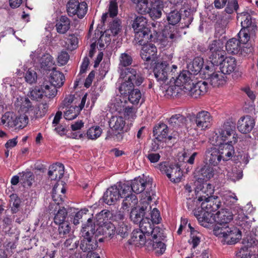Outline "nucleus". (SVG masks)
<instances>
[{
  "label": "nucleus",
  "mask_w": 258,
  "mask_h": 258,
  "mask_svg": "<svg viewBox=\"0 0 258 258\" xmlns=\"http://www.w3.org/2000/svg\"><path fill=\"white\" fill-rule=\"evenodd\" d=\"M15 107L19 111L28 113L33 109V106L28 98L26 96H19L14 101Z\"/></svg>",
  "instance_id": "obj_25"
},
{
  "label": "nucleus",
  "mask_w": 258,
  "mask_h": 258,
  "mask_svg": "<svg viewBox=\"0 0 258 258\" xmlns=\"http://www.w3.org/2000/svg\"><path fill=\"white\" fill-rule=\"evenodd\" d=\"M147 25V20L143 16L137 17L132 24L135 31V39L139 44H142L144 41H155L157 39L156 30L152 34Z\"/></svg>",
  "instance_id": "obj_4"
},
{
  "label": "nucleus",
  "mask_w": 258,
  "mask_h": 258,
  "mask_svg": "<svg viewBox=\"0 0 258 258\" xmlns=\"http://www.w3.org/2000/svg\"><path fill=\"white\" fill-rule=\"evenodd\" d=\"M229 142H225L218 148L221 159L224 161L229 160L234 155L235 152L233 144Z\"/></svg>",
  "instance_id": "obj_27"
},
{
  "label": "nucleus",
  "mask_w": 258,
  "mask_h": 258,
  "mask_svg": "<svg viewBox=\"0 0 258 258\" xmlns=\"http://www.w3.org/2000/svg\"><path fill=\"white\" fill-rule=\"evenodd\" d=\"M195 183L196 186V197L199 201H203L213 197L212 195L214 193V188L212 184L204 181L197 184L195 182Z\"/></svg>",
  "instance_id": "obj_12"
},
{
  "label": "nucleus",
  "mask_w": 258,
  "mask_h": 258,
  "mask_svg": "<svg viewBox=\"0 0 258 258\" xmlns=\"http://www.w3.org/2000/svg\"><path fill=\"white\" fill-rule=\"evenodd\" d=\"M188 227L190 229V239L189 242L192 245V248L195 249L201 241L200 234L195 230L190 224H188Z\"/></svg>",
  "instance_id": "obj_50"
},
{
  "label": "nucleus",
  "mask_w": 258,
  "mask_h": 258,
  "mask_svg": "<svg viewBox=\"0 0 258 258\" xmlns=\"http://www.w3.org/2000/svg\"><path fill=\"white\" fill-rule=\"evenodd\" d=\"M151 7L148 12L150 16L153 19L160 18L162 14L163 1L151 2Z\"/></svg>",
  "instance_id": "obj_33"
},
{
  "label": "nucleus",
  "mask_w": 258,
  "mask_h": 258,
  "mask_svg": "<svg viewBox=\"0 0 258 258\" xmlns=\"http://www.w3.org/2000/svg\"><path fill=\"white\" fill-rule=\"evenodd\" d=\"M237 66L236 60L233 57H227L224 59L220 67V71L225 75L233 72Z\"/></svg>",
  "instance_id": "obj_29"
},
{
  "label": "nucleus",
  "mask_w": 258,
  "mask_h": 258,
  "mask_svg": "<svg viewBox=\"0 0 258 258\" xmlns=\"http://www.w3.org/2000/svg\"><path fill=\"white\" fill-rule=\"evenodd\" d=\"M17 115L13 112H7L2 117V122L9 128L15 127Z\"/></svg>",
  "instance_id": "obj_42"
},
{
  "label": "nucleus",
  "mask_w": 258,
  "mask_h": 258,
  "mask_svg": "<svg viewBox=\"0 0 258 258\" xmlns=\"http://www.w3.org/2000/svg\"><path fill=\"white\" fill-rule=\"evenodd\" d=\"M55 27L58 33L64 34L70 28V20L67 16H62L57 21Z\"/></svg>",
  "instance_id": "obj_37"
},
{
  "label": "nucleus",
  "mask_w": 258,
  "mask_h": 258,
  "mask_svg": "<svg viewBox=\"0 0 258 258\" xmlns=\"http://www.w3.org/2000/svg\"><path fill=\"white\" fill-rule=\"evenodd\" d=\"M148 242L149 245H152L153 247V240L151 237H148L147 234L142 232L138 229L134 230L132 234V236L130 239V243L131 244H134L137 246H142Z\"/></svg>",
  "instance_id": "obj_15"
},
{
  "label": "nucleus",
  "mask_w": 258,
  "mask_h": 258,
  "mask_svg": "<svg viewBox=\"0 0 258 258\" xmlns=\"http://www.w3.org/2000/svg\"><path fill=\"white\" fill-rule=\"evenodd\" d=\"M226 49L228 53L230 54H237L240 51L241 53H245V46H242L236 38H233L229 39L226 43Z\"/></svg>",
  "instance_id": "obj_26"
},
{
  "label": "nucleus",
  "mask_w": 258,
  "mask_h": 258,
  "mask_svg": "<svg viewBox=\"0 0 258 258\" xmlns=\"http://www.w3.org/2000/svg\"><path fill=\"white\" fill-rule=\"evenodd\" d=\"M248 247H250V245L248 244L246 246L241 248L236 253V258H251V254L248 250Z\"/></svg>",
  "instance_id": "obj_63"
},
{
  "label": "nucleus",
  "mask_w": 258,
  "mask_h": 258,
  "mask_svg": "<svg viewBox=\"0 0 258 258\" xmlns=\"http://www.w3.org/2000/svg\"><path fill=\"white\" fill-rule=\"evenodd\" d=\"M217 198H215L213 197L207 199V200L203 201H199L201 203V211H207L209 212H214L219 207V202L217 201Z\"/></svg>",
  "instance_id": "obj_32"
},
{
  "label": "nucleus",
  "mask_w": 258,
  "mask_h": 258,
  "mask_svg": "<svg viewBox=\"0 0 258 258\" xmlns=\"http://www.w3.org/2000/svg\"><path fill=\"white\" fill-rule=\"evenodd\" d=\"M195 121L198 128L205 131L211 127L213 117L208 111L202 110L197 113Z\"/></svg>",
  "instance_id": "obj_13"
},
{
  "label": "nucleus",
  "mask_w": 258,
  "mask_h": 258,
  "mask_svg": "<svg viewBox=\"0 0 258 258\" xmlns=\"http://www.w3.org/2000/svg\"><path fill=\"white\" fill-rule=\"evenodd\" d=\"M170 70L168 63L166 61H162L156 63L153 72L158 81H165L168 79Z\"/></svg>",
  "instance_id": "obj_19"
},
{
  "label": "nucleus",
  "mask_w": 258,
  "mask_h": 258,
  "mask_svg": "<svg viewBox=\"0 0 258 258\" xmlns=\"http://www.w3.org/2000/svg\"><path fill=\"white\" fill-rule=\"evenodd\" d=\"M206 158L210 164L213 166L217 165L222 159L218 149L216 147H212L207 150L206 152Z\"/></svg>",
  "instance_id": "obj_31"
},
{
  "label": "nucleus",
  "mask_w": 258,
  "mask_h": 258,
  "mask_svg": "<svg viewBox=\"0 0 258 258\" xmlns=\"http://www.w3.org/2000/svg\"><path fill=\"white\" fill-rule=\"evenodd\" d=\"M42 69L45 70H52L55 69V62L53 57L49 53H45L42 55L40 60Z\"/></svg>",
  "instance_id": "obj_39"
},
{
  "label": "nucleus",
  "mask_w": 258,
  "mask_h": 258,
  "mask_svg": "<svg viewBox=\"0 0 258 258\" xmlns=\"http://www.w3.org/2000/svg\"><path fill=\"white\" fill-rule=\"evenodd\" d=\"M67 216V212L65 208H62L58 210L54 217V222L56 224L64 223Z\"/></svg>",
  "instance_id": "obj_57"
},
{
  "label": "nucleus",
  "mask_w": 258,
  "mask_h": 258,
  "mask_svg": "<svg viewBox=\"0 0 258 258\" xmlns=\"http://www.w3.org/2000/svg\"><path fill=\"white\" fill-rule=\"evenodd\" d=\"M143 42V44H140L143 45L141 50L142 58L146 61L155 60L157 52L156 47L152 43H146L149 41H144Z\"/></svg>",
  "instance_id": "obj_18"
},
{
  "label": "nucleus",
  "mask_w": 258,
  "mask_h": 258,
  "mask_svg": "<svg viewBox=\"0 0 258 258\" xmlns=\"http://www.w3.org/2000/svg\"><path fill=\"white\" fill-rule=\"evenodd\" d=\"M101 231L105 237L111 238L116 233V228L111 223H106L99 228V232Z\"/></svg>",
  "instance_id": "obj_47"
},
{
  "label": "nucleus",
  "mask_w": 258,
  "mask_h": 258,
  "mask_svg": "<svg viewBox=\"0 0 258 258\" xmlns=\"http://www.w3.org/2000/svg\"><path fill=\"white\" fill-rule=\"evenodd\" d=\"M227 5L225 9V12L229 14H232L234 11H236L239 6L237 0H228L227 1Z\"/></svg>",
  "instance_id": "obj_61"
},
{
  "label": "nucleus",
  "mask_w": 258,
  "mask_h": 258,
  "mask_svg": "<svg viewBox=\"0 0 258 258\" xmlns=\"http://www.w3.org/2000/svg\"><path fill=\"white\" fill-rule=\"evenodd\" d=\"M217 224L213 229L214 234L222 238L228 244L236 243L241 237V231L234 226L229 225L233 219V214L227 209H222L215 214Z\"/></svg>",
  "instance_id": "obj_1"
},
{
  "label": "nucleus",
  "mask_w": 258,
  "mask_h": 258,
  "mask_svg": "<svg viewBox=\"0 0 258 258\" xmlns=\"http://www.w3.org/2000/svg\"><path fill=\"white\" fill-rule=\"evenodd\" d=\"M132 57L130 55L126 53H121L119 56V68L122 69L123 67H126L132 64Z\"/></svg>",
  "instance_id": "obj_55"
},
{
  "label": "nucleus",
  "mask_w": 258,
  "mask_h": 258,
  "mask_svg": "<svg viewBox=\"0 0 258 258\" xmlns=\"http://www.w3.org/2000/svg\"><path fill=\"white\" fill-rule=\"evenodd\" d=\"M194 76L188 71L184 70L175 78L172 77L174 84L184 94L194 98H197L207 92V83L206 81L193 82Z\"/></svg>",
  "instance_id": "obj_2"
},
{
  "label": "nucleus",
  "mask_w": 258,
  "mask_h": 258,
  "mask_svg": "<svg viewBox=\"0 0 258 258\" xmlns=\"http://www.w3.org/2000/svg\"><path fill=\"white\" fill-rule=\"evenodd\" d=\"M128 226L123 222H120L119 223L118 227L116 230V233L124 238L128 235Z\"/></svg>",
  "instance_id": "obj_62"
},
{
  "label": "nucleus",
  "mask_w": 258,
  "mask_h": 258,
  "mask_svg": "<svg viewBox=\"0 0 258 258\" xmlns=\"http://www.w3.org/2000/svg\"><path fill=\"white\" fill-rule=\"evenodd\" d=\"M16 128H23L28 124V117L27 115L23 114L16 117Z\"/></svg>",
  "instance_id": "obj_60"
},
{
  "label": "nucleus",
  "mask_w": 258,
  "mask_h": 258,
  "mask_svg": "<svg viewBox=\"0 0 258 258\" xmlns=\"http://www.w3.org/2000/svg\"><path fill=\"white\" fill-rule=\"evenodd\" d=\"M120 77L123 79H126L130 83H133L134 87L141 85L144 81L142 74L133 68L122 69L120 72Z\"/></svg>",
  "instance_id": "obj_11"
},
{
  "label": "nucleus",
  "mask_w": 258,
  "mask_h": 258,
  "mask_svg": "<svg viewBox=\"0 0 258 258\" xmlns=\"http://www.w3.org/2000/svg\"><path fill=\"white\" fill-rule=\"evenodd\" d=\"M159 170L165 173L173 182H179L183 175L180 167L176 164L169 165L167 162H162L159 165Z\"/></svg>",
  "instance_id": "obj_8"
},
{
  "label": "nucleus",
  "mask_w": 258,
  "mask_h": 258,
  "mask_svg": "<svg viewBox=\"0 0 258 258\" xmlns=\"http://www.w3.org/2000/svg\"><path fill=\"white\" fill-rule=\"evenodd\" d=\"M40 88L44 96L48 98L54 97L57 93L56 87L49 81L44 82Z\"/></svg>",
  "instance_id": "obj_40"
},
{
  "label": "nucleus",
  "mask_w": 258,
  "mask_h": 258,
  "mask_svg": "<svg viewBox=\"0 0 258 258\" xmlns=\"http://www.w3.org/2000/svg\"><path fill=\"white\" fill-rule=\"evenodd\" d=\"M168 128L166 124L161 123L154 127L153 130L154 135L157 136L156 138L159 140H162L168 137L169 140H171L172 137L170 136H168Z\"/></svg>",
  "instance_id": "obj_35"
},
{
  "label": "nucleus",
  "mask_w": 258,
  "mask_h": 258,
  "mask_svg": "<svg viewBox=\"0 0 258 258\" xmlns=\"http://www.w3.org/2000/svg\"><path fill=\"white\" fill-rule=\"evenodd\" d=\"M186 121V118L180 114H176L172 115L168 120L169 125L174 128L184 126Z\"/></svg>",
  "instance_id": "obj_41"
},
{
  "label": "nucleus",
  "mask_w": 258,
  "mask_h": 258,
  "mask_svg": "<svg viewBox=\"0 0 258 258\" xmlns=\"http://www.w3.org/2000/svg\"><path fill=\"white\" fill-rule=\"evenodd\" d=\"M89 230H92L91 226H88L85 227L82 231L83 239L80 244L81 249L84 252H88L86 258H100L96 253L91 252L97 246V240L93 238V236L90 235Z\"/></svg>",
  "instance_id": "obj_7"
},
{
  "label": "nucleus",
  "mask_w": 258,
  "mask_h": 258,
  "mask_svg": "<svg viewBox=\"0 0 258 258\" xmlns=\"http://www.w3.org/2000/svg\"><path fill=\"white\" fill-rule=\"evenodd\" d=\"M102 130L98 126H94L89 128L87 132V137L90 140H96L101 135Z\"/></svg>",
  "instance_id": "obj_52"
},
{
  "label": "nucleus",
  "mask_w": 258,
  "mask_h": 258,
  "mask_svg": "<svg viewBox=\"0 0 258 258\" xmlns=\"http://www.w3.org/2000/svg\"><path fill=\"white\" fill-rule=\"evenodd\" d=\"M255 124L254 119L249 115L240 118L237 123V128L242 134L251 132Z\"/></svg>",
  "instance_id": "obj_23"
},
{
  "label": "nucleus",
  "mask_w": 258,
  "mask_h": 258,
  "mask_svg": "<svg viewBox=\"0 0 258 258\" xmlns=\"http://www.w3.org/2000/svg\"><path fill=\"white\" fill-rule=\"evenodd\" d=\"M209 142L211 144L214 146V147H216L217 146L219 147L220 145L225 143L223 140L222 139V138L220 137L218 130L217 131H215L211 134L209 138Z\"/></svg>",
  "instance_id": "obj_56"
},
{
  "label": "nucleus",
  "mask_w": 258,
  "mask_h": 258,
  "mask_svg": "<svg viewBox=\"0 0 258 258\" xmlns=\"http://www.w3.org/2000/svg\"><path fill=\"white\" fill-rule=\"evenodd\" d=\"M147 208L142 206L139 210L136 208L133 209L130 213V218L132 221L135 223H140L143 220V216L145 215V211Z\"/></svg>",
  "instance_id": "obj_46"
},
{
  "label": "nucleus",
  "mask_w": 258,
  "mask_h": 258,
  "mask_svg": "<svg viewBox=\"0 0 258 258\" xmlns=\"http://www.w3.org/2000/svg\"><path fill=\"white\" fill-rule=\"evenodd\" d=\"M208 78L205 81L207 84H210L214 87H220L224 85L226 82L227 77L221 71L214 72L212 74H209V71L207 72ZM208 85H207L208 86ZM208 87L207 86V89Z\"/></svg>",
  "instance_id": "obj_24"
},
{
  "label": "nucleus",
  "mask_w": 258,
  "mask_h": 258,
  "mask_svg": "<svg viewBox=\"0 0 258 258\" xmlns=\"http://www.w3.org/2000/svg\"><path fill=\"white\" fill-rule=\"evenodd\" d=\"M204 62V59L202 57H195L192 61L188 65V71L189 72L190 71L192 72L194 75L198 74L203 69Z\"/></svg>",
  "instance_id": "obj_38"
},
{
  "label": "nucleus",
  "mask_w": 258,
  "mask_h": 258,
  "mask_svg": "<svg viewBox=\"0 0 258 258\" xmlns=\"http://www.w3.org/2000/svg\"><path fill=\"white\" fill-rule=\"evenodd\" d=\"M121 197L120 191L117 185H114L107 188L104 192L102 199L103 202L108 205H111L116 202Z\"/></svg>",
  "instance_id": "obj_20"
},
{
  "label": "nucleus",
  "mask_w": 258,
  "mask_h": 258,
  "mask_svg": "<svg viewBox=\"0 0 258 258\" xmlns=\"http://www.w3.org/2000/svg\"><path fill=\"white\" fill-rule=\"evenodd\" d=\"M125 121L121 116H114L111 117L109 121V125L110 127L114 131L117 132L123 131V129L125 127Z\"/></svg>",
  "instance_id": "obj_34"
},
{
  "label": "nucleus",
  "mask_w": 258,
  "mask_h": 258,
  "mask_svg": "<svg viewBox=\"0 0 258 258\" xmlns=\"http://www.w3.org/2000/svg\"><path fill=\"white\" fill-rule=\"evenodd\" d=\"M65 80L63 74L55 69L52 70L49 78V82L56 87H60L64 83Z\"/></svg>",
  "instance_id": "obj_36"
},
{
  "label": "nucleus",
  "mask_w": 258,
  "mask_h": 258,
  "mask_svg": "<svg viewBox=\"0 0 258 258\" xmlns=\"http://www.w3.org/2000/svg\"><path fill=\"white\" fill-rule=\"evenodd\" d=\"M255 32H252L248 29L242 28L239 32L238 33V36L239 42L242 46H245L246 51L245 53H248L252 51V47L251 44L248 42L249 41L250 37L254 36Z\"/></svg>",
  "instance_id": "obj_21"
},
{
  "label": "nucleus",
  "mask_w": 258,
  "mask_h": 258,
  "mask_svg": "<svg viewBox=\"0 0 258 258\" xmlns=\"http://www.w3.org/2000/svg\"><path fill=\"white\" fill-rule=\"evenodd\" d=\"M139 230L151 237L153 240V249L156 253L162 254L166 250V245L162 241L166 237L163 230L157 226L153 228L148 218L143 219L140 223Z\"/></svg>",
  "instance_id": "obj_3"
},
{
  "label": "nucleus",
  "mask_w": 258,
  "mask_h": 258,
  "mask_svg": "<svg viewBox=\"0 0 258 258\" xmlns=\"http://www.w3.org/2000/svg\"><path fill=\"white\" fill-rule=\"evenodd\" d=\"M254 14L255 12L251 9L237 14V19L240 22L242 28L248 29L252 32H256L257 26L254 20L252 19V16Z\"/></svg>",
  "instance_id": "obj_10"
},
{
  "label": "nucleus",
  "mask_w": 258,
  "mask_h": 258,
  "mask_svg": "<svg viewBox=\"0 0 258 258\" xmlns=\"http://www.w3.org/2000/svg\"><path fill=\"white\" fill-rule=\"evenodd\" d=\"M109 21V29L108 31H110L111 34L113 36H115L118 34V33L121 30V21L120 20L114 18L110 19Z\"/></svg>",
  "instance_id": "obj_48"
},
{
  "label": "nucleus",
  "mask_w": 258,
  "mask_h": 258,
  "mask_svg": "<svg viewBox=\"0 0 258 258\" xmlns=\"http://www.w3.org/2000/svg\"><path fill=\"white\" fill-rule=\"evenodd\" d=\"M64 166L60 163L51 165L49 168L48 175L51 180H59L63 175Z\"/></svg>",
  "instance_id": "obj_28"
},
{
  "label": "nucleus",
  "mask_w": 258,
  "mask_h": 258,
  "mask_svg": "<svg viewBox=\"0 0 258 258\" xmlns=\"http://www.w3.org/2000/svg\"><path fill=\"white\" fill-rule=\"evenodd\" d=\"M119 190L121 192L120 198L125 197L127 196H130V194L132 191L131 182H127L125 183L119 182L116 185Z\"/></svg>",
  "instance_id": "obj_54"
},
{
  "label": "nucleus",
  "mask_w": 258,
  "mask_h": 258,
  "mask_svg": "<svg viewBox=\"0 0 258 258\" xmlns=\"http://www.w3.org/2000/svg\"><path fill=\"white\" fill-rule=\"evenodd\" d=\"M220 137L225 142L231 136H232V140L228 141L230 143L237 142V135L235 134V126L232 122H226L218 129Z\"/></svg>",
  "instance_id": "obj_14"
},
{
  "label": "nucleus",
  "mask_w": 258,
  "mask_h": 258,
  "mask_svg": "<svg viewBox=\"0 0 258 258\" xmlns=\"http://www.w3.org/2000/svg\"><path fill=\"white\" fill-rule=\"evenodd\" d=\"M37 78L36 73L33 70H28L25 74V80L27 83L30 84L35 83Z\"/></svg>",
  "instance_id": "obj_64"
},
{
  "label": "nucleus",
  "mask_w": 258,
  "mask_h": 258,
  "mask_svg": "<svg viewBox=\"0 0 258 258\" xmlns=\"http://www.w3.org/2000/svg\"><path fill=\"white\" fill-rule=\"evenodd\" d=\"M195 215L200 224L205 227L209 228L211 224L216 223V216L213 212L201 211L200 214L195 213Z\"/></svg>",
  "instance_id": "obj_22"
},
{
  "label": "nucleus",
  "mask_w": 258,
  "mask_h": 258,
  "mask_svg": "<svg viewBox=\"0 0 258 258\" xmlns=\"http://www.w3.org/2000/svg\"><path fill=\"white\" fill-rule=\"evenodd\" d=\"M80 112V109L77 106H71L68 107L64 113V117L66 119L71 120L76 118Z\"/></svg>",
  "instance_id": "obj_49"
},
{
  "label": "nucleus",
  "mask_w": 258,
  "mask_h": 258,
  "mask_svg": "<svg viewBox=\"0 0 258 258\" xmlns=\"http://www.w3.org/2000/svg\"><path fill=\"white\" fill-rule=\"evenodd\" d=\"M126 102L125 100H121L120 97L117 98L113 104V109L118 113L122 114L123 110L125 109V107H126Z\"/></svg>",
  "instance_id": "obj_59"
},
{
  "label": "nucleus",
  "mask_w": 258,
  "mask_h": 258,
  "mask_svg": "<svg viewBox=\"0 0 258 258\" xmlns=\"http://www.w3.org/2000/svg\"><path fill=\"white\" fill-rule=\"evenodd\" d=\"M123 80L124 82L121 83L118 87V90L121 95L125 96L128 95L134 90V87L133 86V83H130L126 79Z\"/></svg>",
  "instance_id": "obj_53"
},
{
  "label": "nucleus",
  "mask_w": 258,
  "mask_h": 258,
  "mask_svg": "<svg viewBox=\"0 0 258 258\" xmlns=\"http://www.w3.org/2000/svg\"><path fill=\"white\" fill-rule=\"evenodd\" d=\"M118 7L117 0H110L108 9V13H104L101 17V22L104 24L107 21L114 19V17L117 15Z\"/></svg>",
  "instance_id": "obj_30"
},
{
  "label": "nucleus",
  "mask_w": 258,
  "mask_h": 258,
  "mask_svg": "<svg viewBox=\"0 0 258 258\" xmlns=\"http://www.w3.org/2000/svg\"><path fill=\"white\" fill-rule=\"evenodd\" d=\"M163 93L167 98H170L177 96L179 94H181L182 91L175 84L174 85L168 86L165 85L162 87Z\"/></svg>",
  "instance_id": "obj_44"
},
{
  "label": "nucleus",
  "mask_w": 258,
  "mask_h": 258,
  "mask_svg": "<svg viewBox=\"0 0 258 258\" xmlns=\"http://www.w3.org/2000/svg\"><path fill=\"white\" fill-rule=\"evenodd\" d=\"M166 19L169 25L165 27L162 35L172 45L179 39V37L176 27L175 26L181 20V14L176 10L171 11L166 14Z\"/></svg>",
  "instance_id": "obj_5"
},
{
  "label": "nucleus",
  "mask_w": 258,
  "mask_h": 258,
  "mask_svg": "<svg viewBox=\"0 0 258 258\" xmlns=\"http://www.w3.org/2000/svg\"><path fill=\"white\" fill-rule=\"evenodd\" d=\"M128 95V100L133 104H138L142 96L140 91L137 89L133 90Z\"/></svg>",
  "instance_id": "obj_58"
},
{
  "label": "nucleus",
  "mask_w": 258,
  "mask_h": 258,
  "mask_svg": "<svg viewBox=\"0 0 258 258\" xmlns=\"http://www.w3.org/2000/svg\"><path fill=\"white\" fill-rule=\"evenodd\" d=\"M131 1L137 5V10L140 14L148 13L150 8L148 7L147 0H131Z\"/></svg>",
  "instance_id": "obj_51"
},
{
  "label": "nucleus",
  "mask_w": 258,
  "mask_h": 258,
  "mask_svg": "<svg viewBox=\"0 0 258 258\" xmlns=\"http://www.w3.org/2000/svg\"><path fill=\"white\" fill-rule=\"evenodd\" d=\"M208 48L210 53L209 61L211 63V66L206 65L204 69L212 72L214 66L221 65L224 60V52L222 50V44L219 40H213Z\"/></svg>",
  "instance_id": "obj_6"
},
{
  "label": "nucleus",
  "mask_w": 258,
  "mask_h": 258,
  "mask_svg": "<svg viewBox=\"0 0 258 258\" xmlns=\"http://www.w3.org/2000/svg\"><path fill=\"white\" fill-rule=\"evenodd\" d=\"M138 200L136 195L131 194V196H127L124 197L122 203L121 209L124 210H128L129 208L133 209L136 208V206L138 204Z\"/></svg>",
  "instance_id": "obj_43"
},
{
  "label": "nucleus",
  "mask_w": 258,
  "mask_h": 258,
  "mask_svg": "<svg viewBox=\"0 0 258 258\" xmlns=\"http://www.w3.org/2000/svg\"><path fill=\"white\" fill-rule=\"evenodd\" d=\"M214 174V170L209 165L206 164L198 168L195 173V177L197 179L195 183L197 184L204 181V180H209L213 177Z\"/></svg>",
  "instance_id": "obj_17"
},
{
  "label": "nucleus",
  "mask_w": 258,
  "mask_h": 258,
  "mask_svg": "<svg viewBox=\"0 0 258 258\" xmlns=\"http://www.w3.org/2000/svg\"><path fill=\"white\" fill-rule=\"evenodd\" d=\"M66 191V188L63 185L60 187H59L58 183L55 184L52 189V198L53 200L57 203L62 201L64 197L63 195Z\"/></svg>",
  "instance_id": "obj_45"
},
{
  "label": "nucleus",
  "mask_w": 258,
  "mask_h": 258,
  "mask_svg": "<svg viewBox=\"0 0 258 258\" xmlns=\"http://www.w3.org/2000/svg\"><path fill=\"white\" fill-rule=\"evenodd\" d=\"M88 10L86 2L79 3L78 0H70L67 4V11L69 16H77L79 19H82L86 15Z\"/></svg>",
  "instance_id": "obj_9"
},
{
  "label": "nucleus",
  "mask_w": 258,
  "mask_h": 258,
  "mask_svg": "<svg viewBox=\"0 0 258 258\" xmlns=\"http://www.w3.org/2000/svg\"><path fill=\"white\" fill-rule=\"evenodd\" d=\"M131 183L132 191L140 194L145 189L146 187H152V179L145 176H139L132 180Z\"/></svg>",
  "instance_id": "obj_16"
}]
</instances>
